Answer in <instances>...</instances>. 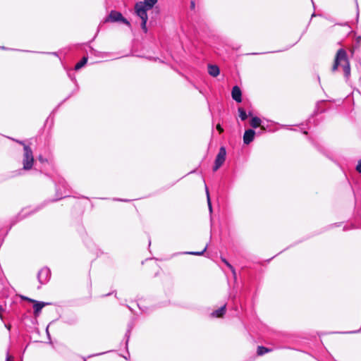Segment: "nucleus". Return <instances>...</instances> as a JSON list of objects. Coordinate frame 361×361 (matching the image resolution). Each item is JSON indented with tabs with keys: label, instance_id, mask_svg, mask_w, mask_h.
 I'll return each mask as SVG.
<instances>
[{
	"label": "nucleus",
	"instance_id": "obj_6",
	"mask_svg": "<svg viewBox=\"0 0 361 361\" xmlns=\"http://www.w3.org/2000/svg\"><path fill=\"white\" fill-rule=\"evenodd\" d=\"M51 276L50 269L47 267L41 269L37 274V279L41 285L47 283Z\"/></svg>",
	"mask_w": 361,
	"mask_h": 361
},
{
	"label": "nucleus",
	"instance_id": "obj_11",
	"mask_svg": "<svg viewBox=\"0 0 361 361\" xmlns=\"http://www.w3.org/2000/svg\"><path fill=\"white\" fill-rule=\"evenodd\" d=\"M208 73L210 75L213 77H216L219 75L220 70L219 68L216 65H208Z\"/></svg>",
	"mask_w": 361,
	"mask_h": 361
},
{
	"label": "nucleus",
	"instance_id": "obj_15",
	"mask_svg": "<svg viewBox=\"0 0 361 361\" xmlns=\"http://www.w3.org/2000/svg\"><path fill=\"white\" fill-rule=\"evenodd\" d=\"M87 61V57L84 56L81 59L80 61H79L78 63H76V65L75 66V70L78 71L79 69L82 68L86 64Z\"/></svg>",
	"mask_w": 361,
	"mask_h": 361
},
{
	"label": "nucleus",
	"instance_id": "obj_22",
	"mask_svg": "<svg viewBox=\"0 0 361 361\" xmlns=\"http://www.w3.org/2000/svg\"><path fill=\"white\" fill-rule=\"evenodd\" d=\"M13 358L12 356H11L8 353H7V355H6V361H13Z\"/></svg>",
	"mask_w": 361,
	"mask_h": 361
},
{
	"label": "nucleus",
	"instance_id": "obj_25",
	"mask_svg": "<svg viewBox=\"0 0 361 361\" xmlns=\"http://www.w3.org/2000/svg\"><path fill=\"white\" fill-rule=\"evenodd\" d=\"M191 8H195V2L194 1H191Z\"/></svg>",
	"mask_w": 361,
	"mask_h": 361
},
{
	"label": "nucleus",
	"instance_id": "obj_21",
	"mask_svg": "<svg viewBox=\"0 0 361 361\" xmlns=\"http://www.w3.org/2000/svg\"><path fill=\"white\" fill-rule=\"evenodd\" d=\"M12 140L13 141L16 142L17 143H19L20 145H23V147H24V145H26L23 141L16 140V139H13V138H12Z\"/></svg>",
	"mask_w": 361,
	"mask_h": 361
},
{
	"label": "nucleus",
	"instance_id": "obj_4",
	"mask_svg": "<svg viewBox=\"0 0 361 361\" xmlns=\"http://www.w3.org/2000/svg\"><path fill=\"white\" fill-rule=\"evenodd\" d=\"M157 3V0H143V1H139L135 5V13H147L152 9L154 6Z\"/></svg>",
	"mask_w": 361,
	"mask_h": 361
},
{
	"label": "nucleus",
	"instance_id": "obj_2",
	"mask_svg": "<svg viewBox=\"0 0 361 361\" xmlns=\"http://www.w3.org/2000/svg\"><path fill=\"white\" fill-rule=\"evenodd\" d=\"M23 165L24 170L32 169L34 163V156L31 148L28 145H24Z\"/></svg>",
	"mask_w": 361,
	"mask_h": 361
},
{
	"label": "nucleus",
	"instance_id": "obj_18",
	"mask_svg": "<svg viewBox=\"0 0 361 361\" xmlns=\"http://www.w3.org/2000/svg\"><path fill=\"white\" fill-rule=\"evenodd\" d=\"M222 261L225 263V264L231 270L233 274H235V269L225 259H223Z\"/></svg>",
	"mask_w": 361,
	"mask_h": 361
},
{
	"label": "nucleus",
	"instance_id": "obj_12",
	"mask_svg": "<svg viewBox=\"0 0 361 361\" xmlns=\"http://www.w3.org/2000/svg\"><path fill=\"white\" fill-rule=\"evenodd\" d=\"M226 305H224L218 310L214 311L211 315L213 317H221L226 313Z\"/></svg>",
	"mask_w": 361,
	"mask_h": 361
},
{
	"label": "nucleus",
	"instance_id": "obj_5",
	"mask_svg": "<svg viewBox=\"0 0 361 361\" xmlns=\"http://www.w3.org/2000/svg\"><path fill=\"white\" fill-rule=\"evenodd\" d=\"M226 150L224 147H221L216 157L213 171H216L224 163L226 160Z\"/></svg>",
	"mask_w": 361,
	"mask_h": 361
},
{
	"label": "nucleus",
	"instance_id": "obj_8",
	"mask_svg": "<svg viewBox=\"0 0 361 361\" xmlns=\"http://www.w3.org/2000/svg\"><path fill=\"white\" fill-rule=\"evenodd\" d=\"M255 135V132L254 130L248 129L245 130L243 135L244 143L246 145L250 144L254 140Z\"/></svg>",
	"mask_w": 361,
	"mask_h": 361
},
{
	"label": "nucleus",
	"instance_id": "obj_14",
	"mask_svg": "<svg viewBox=\"0 0 361 361\" xmlns=\"http://www.w3.org/2000/svg\"><path fill=\"white\" fill-rule=\"evenodd\" d=\"M250 126L254 128H256L257 127H259L261 124V119L258 117H253L251 120H250Z\"/></svg>",
	"mask_w": 361,
	"mask_h": 361
},
{
	"label": "nucleus",
	"instance_id": "obj_9",
	"mask_svg": "<svg viewBox=\"0 0 361 361\" xmlns=\"http://www.w3.org/2000/svg\"><path fill=\"white\" fill-rule=\"evenodd\" d=\"M232 98L237 102H242V92L238 86H234L231 91Z\"/></svg>",
	"mask_w": 361,
	"mask_h": 361
},
{
	"label": "nucleus",
	"instance_id": "obj_3",
	"mask_svg": "<svg viewBox=\"0 0 361 361\" xmlns=\"http://www.w3.org/2000/svg\"><path fill=\"white\" fill-rule=\"evenodd\" d=\"M109 22H111V23L121 22L123 24H125L129 27L130 26V22L123 16L121 13L116 11H111L110 12V13L109 14V16H107L103 20V21L102 23H109Z\"/></svg>",
	"mask_w": 361,
	"mask_h": 361
},
{
	"label": "nucleus",
	"instance_id": "obj_17",
	"mask_svg": "<svg viewBox=\"0 0 361 361\" xmlns=\"http://www.w3.org/2000/svg\"><path fill=\"white\" fill-rule=\"evenodd\" d=\"M206 192H207V204H208L209 209L210 213H212V203H211V200H210L209 191H208V189H207V187H206Z\"/></svg>",
	"mask_w": 361,
	"mask_h": 361
},
{
	"label": "nucleus",
	"instance_id": "obj_7",
	"mask_svg": "<svg viewBox=\"0 0 361 361\" xmlns=\"http://www.w3.org/2000/svg\"><path fill=\"white\" fill-rule=\"evenodd\" d=\"M26 299L28 300L30 302L34 303L33 309H34V314H35V317H37L39 314V313L41 312L42 309L44 306L49 305V303H46V302H39V301H37V300H32V299H29V298H26Z\"/></svg>",
	"mask_w": 361,
	"mask_h": 361
},
{
	"label": "nucleus",
	"instance_id": "obj_20",
	"mask_svg": "<svg viewBox=\"0 0 361 361\" xmlns=\"http://www.w3.org/2000/svg\"><path fill=\"white\" fill-rule=\"evenodd\" d=\"M356 170L359 172V173H361V159L358 161V164L356 166Z\"/></svg>",
	"mask_w": 361,
	"mask_h": 361
},
{
	"label": "nucleus",
	"instance_id": "obj_26",
	"mask_svg": "<svg viewBox=\"0 0 361 361\" xmlns=\"http://www.w3.org/2000/svg\"><path fill=\"white\" fill-rule=\"evenodd\" d=\"M39 159L41 161H43L42 156H39Z\"/></svg>",
	"mask_w": 361,
	"mask_h": 361
},
{
	"label": "nucleus",
	"instance_id": "obj_1",
	"mask_svg": "<svg viewBox=\"0 0 361 361\" xmlns=\"http://www.w3.org/2000/svg\"><path fill=\"white\" fill-rule=\"evenodd\" d=\"M341 67L343 71L345 78L348 80L350 76V65L348 58V54L344 49H339L335 56L334 61L331 71L333 73Z\"/></svg>",
	"mask_w": 361,
	"mask_h": 361
},
{
	"label": "nucleus",
	"instance_id": "obj_27",
	"mask_svg": "<svg viewBox=\"0 0 361 361\" xmlns=\"http://www.w3.org/2000/svg\"><path fill=\"white\" fill-rule=\"evenodd\" d=\"M7 327V329H10V326H6Z\"/></svg>",
	"mask_w": 361,
	"mask_h": 361
},
{
	"label": "nucleus",
	"instance_id": "obj_13",
	"mask_svg": "<svg viewBox=\"0 0 361 361\" xmlns=\"http://www.w3.org/2000/svg\"><path fill=\"white\" fill-rule=\"evenodd\" d=\"M272 351V348H268L264 346H258L257 348V355H263L265 353H269Z\"/></svg>",
	"mask_w": 361,
	"mask_h": 361
},
{
	"label": "nucleus",
	"instance_id": "obj_23",
	"mask_svg": "<svg viewBox=\"0 0 361 361\" xmlns=\"http://www.w3.org/2000/svg\"><path fill=\"white\" fill-rule=\"evenodd\" d=\"M216 129L219 131L220 133L224 131V129L222 128L220 124H218L216 126Z\"/></svg>",
	"mask_w": 361,
	"mask_h": 361
},
{
	"label": "nucleus",
	"instance_id": "obj_16",
	"mask_svg": "<svg viewBox=\"0 0 361 361\" xmlns=\"http://www.w3.org/2000/svg\"><path fill=\"white\" fill-rule=\"evenodd\" d=\"M239 116L242 121H245L247 118V115L245 109L242 107L238 108Z\"/></svg>",
	"mask_w": 361,
	"mask_h": 361
},
{
	"label": "nucleus",
	"instance_id": "obj_10",
	"mask_svg": "<svg viewBox=\"0 0 361 361\" xmlns=\"http://www.w3.org/2000/svg\"><path fill=\"white\" fill-rule=\"evenodd\" d=\"M135 14L141 19V27L144 32L147 33V22L148 20V16L147 13H143L142 11L140 13H135Z\"/></svg>",
	"mask_w": 361,
	"mask_h": 361
},
{
	"label": "nucleus",
	"instance_id": "obj_28",
	"mask_svg": "<svg viewBox=\"0 0 361 361\" xmlns=\"http://www.w3.org/2000/svg\"><path fill=\"white\" fill-rule=\"evenodd\" d=\"M360 80H361V77H360Z\"/></svg>",
	"mask_w": 361,
	"mask_h": 361
},
{
	"label": "nucleus",
	"instance_id": "obj_24",
	"mask_svg": "<svg viewBox=\"0 0 361 361\" xmlns=\"http://www.w3.org/2000/svg\"><path fill=\"white\" fill-rule=\"evenodd\" d=\"M4 311L3 307L1 305H0V318L1 319H3V315H2V312Z\"/></svg>",
	"mask_w": 361,
	"mask_h": 361
},
{
	"label": "nucleus",
	"instance_id": "obj_19",
	"mask_svg": "<svg viewBox=\"0 0 361 361\" xmlns=\"http://www.w3.org/2000/svg\"><path fill=\"white\" fill-rule=\"evenodd\" d=\"M206 250H207V246L201 252H186V254L193 255H202L206 251Z\"/></svg>",
	"mask_w": 361,
	"mask_h": 361
}]
</instances>
